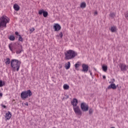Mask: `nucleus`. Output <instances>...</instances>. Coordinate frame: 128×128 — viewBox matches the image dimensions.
I'll list each match as a JSON object with an SVG mask.
<instances>
[{"label":"nucleus","mask_w":128,"mask_h":128,"mask_svg":"<svg viewBox=\"0 0 128 128\" xmlns=\"http://www.w3.org/2000/svg\"><path fill=\"white\" fill-rule=\"evenodd\" d=\"M18 40L19 42H22V38L20 35H18Z\"/></svg>","instance_id":"nucleus-29"},{"label":"nucleus","mask_w":128,"mask_h":128,"mask_svg":"<svg viewBox=\"0 0 128 128\" xmlns=\"http://www.w3.org/2000/svg\"><path fill=\"white\" fill-rule=\"evenodd\" d=\"M111 32H116V27L112 26L111 27Z\"/></svg>","instance_id":"nucleus-21"},{"label":"nucleus","mask_w":128,"mask_h":128,"mask_svg":"<svg viewBox=\"0 0 128 128\" xmlns=\"http://www.w3.org/2000/svg\"><path fill=\"white\" fill-rule=\"evenodd\" d=\"M78 100L76 98H73L72 100H71V104H72L73 108L78 106Z\"/></svg>","instance_id":"nucleus-11"},{"label":"nucleus","mask_w":128,"mask_h":128,"mask_svg":"<svg viewBox=\"0 0 128 128\" xmlns=\"http://www.w3.org/2000/svg\"><path fill=\"white\" fill-rule=\"evenodd\" d=\"M22 52V46H20V48L18 49V50H16V54H20Z\"/></svg>","instance_id":"nucleus-19"},{"label":"nucleus","mask_w":128,"mask_h":128,"mask_svg":"<svg viewBox=\"0 0 128 128\" xmlns=\"http://www.w3.org/2000/svg\"><path fill=\"white\" fill-rule=\"evenodd\" d=\"M8 38L10 40H12V41H14V40H16V38L14 36H10L8 37Z\"/></svg>","instance_id":"nucleus-24"},{"label":"nucleus","mask_w":128,"mask_h":128,"mask_svg":"<svg viewBox=\"0 0 128 128\" xmlns=\"http://www.w3.org/2000/svg\"><path fill=\"white\" fill-rule=\"evenodd\" d=\"M13 8L16 12H18V10H20V6H18V4H14Z\"/></svg>","instance_id":"nucleus-13"},{"label":"nucleus","mask_w":128,"mask_h":128,"mask_svg":"<svg viewBox=\"0 0 128 128\" xmlns=\"http://www.w3.org/2000/svg\"><path fill=\"white\" fill-rule=\"evenodd\" d=\"M113 80H114V79H113Z\"/></svg>","instance_id":"nucleus-43"},{"label":"nucleus","mask_w":128,"mask_h":128,"mask_svg":"<svg viewBox=\"0 0 128 128\" xmlns=\"http://www.w3.org/2000/svg\"><path fill=\"white\" fill-rule=\"evenodd\" d=\"M48 16V12L44 11V12H43V16H44V18H46Z\"/></svg>","instance_id":"nucleus-27"},{"label":"nucleus","mask_w":128,"mask_h":128,"mask_svg":"<svg viewBox=\"0 0 128 128\" xmlns=\"http://www.w3.org/2000/svg\"><path fill=\"white\" fill-rule=\"evenodd\" d=\"M44 10H38V14H40V16L42 14H44Z\"/></svg>","instance_id":"nucleus-28"},{"label":"nucleus","mask_w":128,"mask_h":128,"mask_svg":"<svg viewBox=\"0 0 128 128\" xmlns=\"http://www.w3.org/2000/svg\"><path fill=\"white\" fill-rule=\"evenodd\" d=\"M8 48L10 50V52H14V44L12 43V44H8Z\"/></svg>","instance_id":"nucleus-14"},{"label":"nucleus","mask_w":128,"mask_h":128,"mask_svg":"<svg viewBox=\"0 0 128 128\" xmlns=\"http://www.w3.org/2000/svg\"><path fill=\"white\" fill-rule=\"evenodd\" d=\"M80 66V64L78 63H76L75 64V68L76 70H78V68Z\"/></svg>","instance_id":"nucleus-23"},{"label":"nucleus","mask_w":128,"mask_h":128,"mask_svg":"<svg viewBox=\"0 0 128 128\" xmlns=\"http://www.w3.org/2000/svg\"><path fill=\"white\" fill-rule=\"evenodd\" d=\"M73 110L76 114H80V107L78 106H75L73 107Z\"/></svg>","instance_id":"nucleus-9"},{"label":"nucleus","mask_w":128,"mask_h":128,"mask_svg":"<svg viewBox=\"0 0 128 128\" xmlns=\"http://www.w3.org/2000/svg\"><path fill=\"white\" fill-rule=\"evenodd\" d=\"M21 64L22 62L16 59H12L11 60V66L14 72H15V70H16V72L20 70Z\"/></svg>","instance_id":"nucleus-2"},{"label":"nucleus","mask_w":128,"mask_h":128,"mask_svg":"<svg viewBox=\"0 0 128 128\" xmlns=\"http://www.w3.org/2000/svg\"><path fill=\"white\" fill-rule=\"evenodd\" d=\"M102 70L103 72H108V66L104 64L102 66Z\"/></svg>","instance_id":"nucleus-15"},{"label":"nucleus","mask_w":128,"mask_h":128,"mask_svg":"<svg viewBox=\"0 0 128 128\" xmlns=\"http://www.w3.org/2000/svg\"><path fill=\"white\" fill-rule=\"evenodd\" d=\"M116 88H118V90H120V87H118V85H116Z\"/></svg>","instance_id":"nucleus-40"},{"label":"nucleus","mask_w":128,"mask_h":128,"mask_svg":"<svg viewBox=\"0 0 128 128\" xmlns=\"http://www.w3.org/2000/svg\"><path fill=\"white\" fill-rule=\"evenodd\" d=\"M102 78H103L104 80H106V76H103Z\"/></svg>","instance_id":"nucleus-37"},{"label":"nucleus","mask_w":128,"mask_h":128,"mask_svg":"<svg viewBox=\"0 0 128 128\" xmlns=\"http://www.w3.org/2000/svg\"><path fill=\"white\" fill-rule=\"evenodd\" d=\"M34 28H32L30 30V32L32 33V32H34Z\"/></svg>","instance_id":"nucleus-31"},{"label":"nucleus","mask_w":128,"mask_h":128,"mask_svg":"<svg viewBox=\"0 0 128 128\" xmlns=\"http://www.w3.org/2000/svg\"><path fill=\"white\" fill-rule=\"evenodd\" d=\"M6 84V83L4 82H2V80H0V88H2V86H4Z\"/></svg>","instance_id":"nucleus-25"},{"label":"nucleus","mask_w":128,"mask_h":128,"mask_svg":"<svg viewBox=\"0 0 128 128\" xmlns=\"http://www.w3.org/2000/svg\"><path fill=\"white\" fill-rule=\"evenodd\" d=\"M78 56V53L74 50H68L64 53L65 60H72Z\"/></svg>","instance_id":"nucleus-3"},{"label":"nucleus","mask_w":128,"mask_h":128,"mask_svg":"<svg viewBox=\"0 0 128 128\" xmlns=\"http://www.w3.org/2000/svg\"><path fill=\"white\" fill-rule=\"evenodd\" d=\"M70 68V62H68V63L66 64L65 68L66 70H68Z\"/></svg>","instance_id":"nucleus-17"},{"label":"nucleus","mask_w":128,"mask_h":128,"mask_svg":"<svg viewBox=\"0 0 128 128\" xmlns=\"http://www.w3.org/2000/svg\"><path fill=\"white\" fill-rule=\"evenodd\" d=\"M32 93L30 90H28L26 91H23L20 94V96L22 100H26L28 96H32Z\"/></svg>","instance_id":"nucleus-4"},{"label":"nucleus","mask_w":128,"mask_h":128,"mask_svg":"<svg viewBox=\"0 0 128 128\" xmlns=\"http://www.w3.org/2000/svg\"><path fill=\"white\" fill-rule=\"evenodd\" d=\"M2 108H6V105H2Z\"/></svg>","instance_id":"nucleus-34"},{"label":"nucleus","mask_w":128,"mask_h":128,"mask_svg":"<svg viewBox=\"0 0 128 128\" xmlns=\"http://www.w3.org/2000/svg\"><path fill=\"white\" fill-rule=\"evenodd\" d=\"M0 96L2 98V93H0Z\"/></svg>","instance_id":"nucleus-39"},{"label":"nucleus","mask_w":128,"mask_h":128,"mask_svg":"<svg viewBox=\"0 0 128 128\" xmlns=\"http://www.w3.org/2000/svg\"><path fill=\"white\" fill-rule=\"evenodd\" d=\"M109 16H110L112 18H116V13L114 12H110L109 14Z\"/></svg>","instance_id":"nucleus-20"},{"label":"nucleus","mask_w":128,"mask_h":128,"mask_svg":"<svg viewBox=\"0 0 128 128\" xmlns=\"http://www.w3.org/2000/svg\"><path fill=\"white\" fill-rule=\"evenodd\" d=\"M88 112L90 116H92V114H94V108H90L88 109Z\"/></svg>","instance_id":"nucleus-18"},{"label":"nucleus","mask_w":128,"mask_h":128,"mask_svg":"<svg viewBox=\"0 0 128 128\" xmlns=\"http://www.w3.org/2000/svg\"><path fill=\"white\" fill-rule=\"evenodd\" d=\"M80 8H86V2H82L80 4Z\"/></svg>","instance_id":"nucleus-16"},{"label":"nucleus","mask_w":128,"mask_h":128,"mask_svg":"<svg viewBox=\"0 0 128 128\" xmlns=\"http://www.w3.org/2000/svg\"><path fill=\"white\" fill-rule=\"evenodd\" d=\"M82 72L86 74L88 72V65L86 64H82Z\"/></svg>","instance_id":"nucleus-7"},{"label":"nucleus","mask_w":128,"mask_h":128,"mask_svg":"<svg viewBox=\"0 0 128 128\" xmlns=\"http://www.w3.org/2000/svg\"><path fill=\"white\" fill-rule=\"evenodd\" d=\"M94 14H98V11L94 12Z\"/></svg>","instance_id":"nucleus-38"},{"label":"nucleus","mask_w":128,"mask_h":128,"mask_svg":"<svg viewBox=\"0 0 128 128\" xmlns=\"http://www.w3.org/2000/svg\"><path fill=\"white\" fill-rule=\"evenodd\" d=\"M64 36V34H62V32H60L59 34V36H60V38H62V36Z\"/></svg>","instance_id":"nucleus-30"},{"label":"nucleus","mask_w":128,"mask_h":128,"mask_svg":"<svg viewBox=\"0 0 128 128\" xmlns=\"http://www.w3.org/2000/svg\"><path fill=\"white\" fill-rule=\"evenodd\" d=\"M54 32H58V30H60V26L58 24H54Z\"/></svg>","instance_id":"nucleus-12"},{"label":"nucleus","mask_w":128,"mask_h":128,"mask_svg":"<svg viewBox=\"0 0 128 128\" xmlns=\"http://www.w3.org/2000/svg\"><path fill=\"white\" fill-rule=\"evenodd\" d=\"M80 115L82 116V112L80 113Z\"/></svg>","instance_id":"nucleus-42"},{"label":"nucleus","mask_w":128,"mask_h":128,"mask_svg":"<svg viewBox=\"0 0 128 128\" xmlns=\"http://www.w3.org/2000/svg\"><path fill=\"white\" fill-rule=\"evenodd\" d=\"M10 20L6 16H2L0 17V28H6V24H10Z\"/></svg>","instance_id":"nucleus-1"},{"label":"nucleus","mask_w":128,"mask_h":128,"mask_svg":"<svg viewBox=\"0 0 128 128\" xmlns=\"http://www.w3.org/2000/svg\"><path fill=\"white\" fill-rule=\"evenodd\" d=\"M15 34H16V36H19V35H18V32H15Z\"/></svg>","instance_id":"nucleus-33"},{"label":"nucleus","mask_w":128,"mask_h":128,"mask_svg":"<svg viewBox=\"0 0 128 128\" xmlns=\"http://www.w3.org/2000/svg\"><path fill=\"white\" fill-rule=\"evenodd\" d=\"M60 68H62V66H60Z\"/></svg>","instance_id":"nucleus-41"},{"label":"nucleus","mask_w":128,"mask_h":128,"mask_svg":"<svg viewBox=\"0 0 128 128\" xmlns=\"http://www.w3.org/2000/svg\"><path fill=\"white\" fill-rule=\"evenodd\" d=\"M88 70L90 72V76H92V71H90V70Z\"/></svg>","instance_id":"nucleus-36"},{"label":"nucleus","mask_w":128,"mask_h":128,"mask_svg":"<svg viewBox=\"0 0 128 128\" xmlns=\"http://www.w3.org/2000/svg\"><path fill=\"white\" fill-rule=\"evenodd\" d=\"M80 108L82 112H88L89 110L88 105L86 104V102H82L80 104Z\"/></svg>","instance_id":"nucleus-5"},{"label":"nucleus","mask_w":128,"mask_h":128,"mask_svg":"<svg viewBox=\"0 0 128 128\" xmlns=\"http://www.w3.org/2000/svg\"><path fill=\"white\" fill-rule=\"evenodd\" d=\"M119 66L122 72H126V70H128L126 65L125 64H120Z\"/></svg>","instance_id":"nucleus-8"},{"label":"nucleus","mask_w":128,"mask_h":128,"mask_svg":"<svg viewBox=\"0 0 128 128\" xmlns=\"http://www.w3.org/2000/svg\"><path fill=\"white\" fill-rule=\"evenodd\" d=\"M12 62H10V58H7L6 59V61L5 62L6 64L8 65V64H10Z\"/></svg>","instance_id":"nucleus-22"},{"label":"nucleus","mask_w":128,"mask_h":128,"mask_svg":"<svg viewBox=\"0 0 128 128\" xmlns=\"http://www.w3.org/2000/svg\"><path fill=\"white\" fill-rule=\"evenodd\" d=\"M4 118L6 120H10V118H12V113L10 111H8L4 115Z\"/></svg>","instance_id":"nucleus-10"},{"label":"nucleus","mask_w":128,"mask_h":128,"mask_svg":"<svg viewBox=\"0 0 128 128\" xmlns=\"http://www.w3.org/2000/svg\"><path fill=\"white\" fill-rule=\"evenodd\" d=\"M109 84H111L110 85L108 86L106 90H116V86L114 83V82H110Z\"/></svg>","instance_id":"nucleus-6"},{"label":"nucleus","mask_w":128,"mask_h":128,"mask_svg":"<svg viewBox=\"0 0 128 128\" xmlns=\"http://www.w3.org/2000/svg\"><path fill=\"white\" fill-rule=\"evenodd\" d=\"M63 88L64 90H68V88H70V86L66 84H64L63 86Z\"/></svg>","instance_id":"nucleus-26"},{"label":"nucleus","mask_w":128,"mask_h":128,"mask_svg":"<svg viewBox=\"0 0 128 128\" xmlns=\"http://www.w3.org/2000/svg\"><path fill=\"white\" fill-rule=\"evenodd\" d=\"M125 18H128V13H127V14H125Z\"/></svg>","instance_id":"nucleus-32"},{"label":"nucleus","mask_w":128,"mask_h":128,"mask_svg":"<svg viewBox=\"0 0 128 128\" xmlns=\"http://www.w3.org/2000/svg\"><path fill=\"white\" fill-rule=\"evenodd\" d=\"M24 104H25V106H28V102H26V103H24Z\"/></svg>","instance_id":"nucleus-35"}]
</instances>
